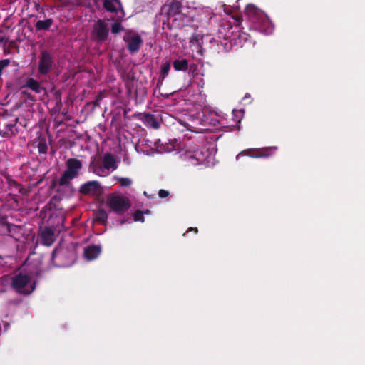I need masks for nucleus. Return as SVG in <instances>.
<instances>
[{
  "mask_svg": "<svg viewBox=\"0 0 365 365\" xmlns=\"http://www.w3.org/2000/svg\"><path fill=\"white\" fill-rule=\"evenodd\" d=\"M66 169L58 180L60 186H68L71 181L78 176L80 170L82 169V162L76 158H68L66 162Z\"/></svg>",
  "mask_w": 365,
  "mask_h": 365,
  "instance_id": "1",
  "label": "nucleus"
},
{
  "mask_svg": "<svg viewBox=\"0 0 365 365\" xmlns=\"http://www.w3.org/2000/svg\"><path fill=\"white\" fill-rule=\"evenodd\" d=\"M31 282V277L26 274L20 272L11 277V287L18 294L23 295L30 294L35 289L34 285L32 286L31 290L26 287Z\"/></svg>",
  "mask_w": 365,
  "mask_h": 365,
  "instance_id": "2",
  "label": "nucleus"
},
{
  "mask_svg": "<svg viewBox=\"0 0 365 365\" xmlns=\"http://www.w3.org/2000/svg\"><path fill=\"white\" fill-rule=\"evenodd\" d=\"M107 204L112 211L122 215L130 207L129 200L125 197L111 194L107 197Z\"/></svg>",
  "mask_w": 365,
  "mask_h": 365,
  "instance_id": "3",
  "label": "nucleus"
},
{
  "mask_svg": "<svg viewBox=\"0 0 365 365\" xmlns=\"http://www.w3.org/2000/svg\"><path fill=\"white\" fill-rule=\"evenodd\" d=\"M91 35L94 41L101 44L108 38V24L103 19H98L93 26Z\"/></svg>",
  "mask_w": 365,
  "mask_h": 365,
  "instance_id": "4",
  "label": "nucleus"
},
{
  "mask_svg": "<svg viewBox=\"0 0 365 365\" xmlns=\"http://www.w3.org/2000/svg\"><path fill=\"white\" fill-rule=\"evenodd\" d=\"M53 66V58L51 53L46 50L41 51L38 61V73L46 76L51 71Z\"/></svg>",
  "mask_w": 365,
  "mask_h": 365,
  "instance_id": "5",
  "label": "nucleus"
},
{
  "mask_svg": "<svg viewBox=\"0 0 365 365\" xmlns=\"http://www.w3.org/2000/svg\"><path fill=\"white\" fill-rule=\"evenodd\" d=\"M83 195L98 196L102 193V187L97 180H90L82 184L78 190Z\"/></svg>",
  "mask_w": 365,
  "mask_h": 365,
  "instance_id": "6",
  "label": "nucleus"
},
{
  "mask_svg": "<svg viewBox=\"0 0 365 365\" xmlns=\"http://www.w3.org/2000/svg\"><path fill=\"white\" fill-rule=\"evenodd\" d=\"M274 150H276V148L272 147L247 149L240 152L237 157L243 155L252 158H267L270 156Z\"/></svg>",
  "mask_w": 365,
  "mask_h": 365,
  "instance_id": "7",
  "label": "nucleus"
},
{
  "mask_svg": "<svg viewBox=\"0 0 365 365\" xmlns=\"http://www.w3.org/2000/svg\"><path fill=\"white\" fill-rule=\"evenodd\" d=\"M123 41L127 43V48L130 53H137L143 43L141 36L138 34L125 36L123 37Z\"/></svg>",
  "mask_w": 365,
  "mask_h": 365,
  "instance_id": "8",
  "label": "nucleus"
},
{
  "mask_svg": "<svg viewBox=\"0 0 365 365\" xmlns=\"http://www.w3.org/2000/svg\"><path fill=\"white\" fill-rule=\"evenodd\" d=\"M138 118L141 120L148 128L157 130L160 127V121L158 117L150 113L138 114Z\"/></svg>",
  "mask_w": 365,
  "mask_h": 365,
  "instance_id": "9",
  "label": "nucleus"
},
{
  "mask_svg": "<svg viewBox=\"0 0 365 365\" xmlns=\"http://www.w3.org/2000/svg\"><path fill=\"white\" fill-rule=\"evenodd\" d=\"M103 7L108 12L115 13L116 14L120 13L118 19H122L125 16L120 0H103Z\"/></svg>",
  "mask_w": 365,
  "mask_h": 365,
  "instance_id": "10",
  "label": "nucleus"
},
{
  "mask_svg": "<svg viewBox=\"0 0 365 365\" xmlns=\"http://www.w3.org/2000/svg\"><path fill=\"white\" fill-rule=\"evenodd\" d=\"M168 21L173 27L179 29L188 26L191 23L192 19L190 16L181 12L174 15L172 18H169Z\"/></svg>",
  "mask_w": 365,
  "mask_h": 365,
  "instance_id": "11",
  "label": "nucleus"
},
{
  "mask_svg": "<svg viewBox=\"0 0 365 365\" xmlns=\"http://www.w3.org/2000/svg\"><path fill=\"white\" fill-rule=\"evenodd\" d=\"M183 1L184 0H172L168 4L163 7V10L165 11L167 14L168 19L178 13H181L180 9L182 8Z\"/></svg>",
  "mask_w": 365,
  "mask_h": 365,
  "instance_id": "12",
  "label": "nucleus"
},
{
  "mask_svg": "<svg viewBox=\"0 0 365 365\" xmlns=\"http://www.w3.org/2000/svg\"><path fill=\"white\" fill-rule=\"evenodd\" d=\"M245 14L247 16L253 23H258L261 19H264L262 12L252 4H249L245 8Z\"/></svg>",
  "mask_w": 365,
  "mask_h": 365,
  "instance_id": "13",
  "label": "nucleus"
},
{
  "mask_svg": "<svg viewBox=\"0 0 365 365\" xmlns=\"http://www.w3.org/2000/svg\"><path fill=\"white\" fill-rule=\"evenodd\" d=\"M101 252L100 245H91L85 248L84 256L88 259L92 260L98 257Z\"/></svg>",
  "mask_w": 365,
  "mask_h": 365,
  "instance_id": "14",
  "label": "nucleus"
},
{
  "mask_svg": "<svg viewBox=\"0 0 365 365\" xmlns=\"http://www.w3.org/2000/svg\"><path fill=\"white\" fill-rule=\"evenodd\" d=\"M54 232L50 227H46L41 235L42 243L45 245L50 246L53 242Z\"/></svg>",
  "mask_w": 365,
  "mask_h": 365,
  "instance_id": "15",
  "label": "nucleus"
},
{
  "mask_svg": "<svg viewBox=\"0 0 365 365\" xmlns=\"http://www.w3.org/2000/svg\"><path fill=\"white\" fill-rule=\"evenodd\" d=\"M18 121V118L15 119L14 123H9L5 125L3 130H0V135L4 138H10L15 135L17 131L16 128V123Z\"/></svg>",
  "mask_w": 365,
  "mask_h": 365,
  "instance_id": "16",
  "label": "nucleus"
},
{
  "mask_svg": "<svg viewBox=\"0 0 365 365\" xmlns=\"http://www.w3.org/2000/svg\"><path fill=\"white\" fill-rule=\"evenodd\" d=\"M103 168L106 170H110V169L116 170L117 169V165L115 164V160L111 153H107L103 155Z\"/></svg>",
  "mask_w": 365,
  "mask_h": 365,
  "instance_id": "17",
  "label": "nucleus"
},
{
  "mask_svg": "<svg viewBox=\"0 0 365 365\" xmlns=\"http://www.w3.org/2000/svg\"><path fill=\"white\" fill-rule=\"evenodd\" d=\"M53 24V20L51 18L45 20H38L35 24L36 31H48Z\"/></svg>",
  "mask_w": 365,
  "mask_h": 365,
  "instance_id": "18",
  "label": "nucleus"
},
{
  "mask_svg": "<svg viewBox=\"0 0 365 365\" xmlns=\"http://www.w3.org/2000/svg\"><path fill=\"white\" fill-rule=\"evenodd\" d=\"M26 86L36 93H41L45 91V88L40 85L39 82L33 78L27 79Z\"/></svg>",
  "mask_w": 365,
  "mask_h": 365,
  "instance_id": "19",
  "label": "nucleus"
},
{
  "mask_svg": "<svg viewBox=\"0 0 365 365\" xmlns=\"http://www.w3.org/2000/svg\"><path fill=\"white\" fill-rule=\"evenodd\" d=\"M173 66L177 71H185L188 68V61L187 59L175 60Z\"/></svg>",
  "mask_w": 365,
  "mask_h": 365,
  "instance_id": "20",
  "label": "nucleus"
},
{
  "mask_svg": "<svg viewBox=\"0 0 365 365\" xmlns=\"http://www.w3.org/2000/svg\"><path fill=\"white\" fill-rule=\"evenodd\" d=\"M108 213L105 210L99 209L96 213L95 220L103 225H106L108 222Z\"/></svg>",
  "mask_w": 365,
  "mask_h": 365,
  "instance_id": "21",
  "label": "nucleus"
},
{
  "mask_svg": "<svg viewBox=\"0 0 365 365\" xmlns=\"http://www.w3.org/2000/svg\"><path fill=\"white\" fill-rule=\"evenodd\" d=\"M170 69V63L169 61H166L165 63H164L162 65L158 82L163 81L165 79L166 76L168 74Z\"/></svg>",
  "mask_w": 365,
  "mask_h": 365,
  "instance_id": "22",
  "label": "nucleus"
},
{
  "mask_svg": "<svg viewBox=\"0 0 365 365\" xmlns=\"http://www.w3.org/2000/svg\"><path fill=\"white\" fill-rule=\"evenodd\" d=\"M37 148L39 153L46 154L47 153L48 146L46 140L44 138L39 139Z\"/></svg>",
  "mask_w": 365,
  "mask_h": 365,
  "instance_id": "23",
  "label": "nucleus"
},
{
  "mask_svg": "<svg viewBox=\"0 0 365 365\" xmlns=\"http://www.w3.org/2000/svg\"><path fill=\"white\" fill-rule=\"evenodd\" d=\"M124 31V28L119 20L115 21L111 25V33L113 34H118L119 32Z\"/></svg>",
  "mask_w": 365,
  "mask_h": 365,
  "instance_id": "24",
  "label": "nucleus"
},
{
  "mask_svg": "<svg viewBox=\"0 0 365 365\" xmlns=\"http://www.w3.org/2000/svg\"><path fill=\"white\" fill-rule=\"evenodd\" d=\"M11 277L9 274L4 275L0 277V288H5L11 286Z\"/></svg>",
  "mask_w": 365,
  "mask_h": 365,
  "instance_id": "25",
  "label": "nucleus"
},
{
  "mask_svg": "<svg viewBox=\"0 0 365 365\" xmlns=\"http://www.w3.org/2000/svg\"><path fill=\"white\" fill-rule=\"evenodd\" d=\"M133 219L135 222H143L145 221L143 212L140 210L135 211L133 214Z\"/></svg>",
  "mask_w": 365,
  "mask_h": 365,
  "instance_id": "26",
  "label": "nucleus"
},
{
  "mask_svg": "<svg viewBox=\"0 0 365 365\" xmlns=\"http://www.w3.org/2000/svg\"><path fill=\"white\" fill-rule=\"evenodd\" d=\"M118 181L122 187H129L132 184V180L128 178H120Z\"/></svg>",
  "mask_w": 365,
  "mask_h": 365,
  "instance_id": "27",
  "label": "nucleus"
},
{
  "mask_svg": "<svg viewBox=\"0 0 365 365\" xmlns=\"http://www.w3.org/2000/svg\"><path fill=\"white\" fill-rule=\"evenodd\" d=\"M11 61L8 58L0 60V76L2 75L3 70L9 66Z\"/></svg>",
  "mask_w": 365,
  "mask_h": 365,
  "instance_id": "28",
  "label": "nucleus"
},
{
  "mask_svg": "<svg viewBox=\"0 0 365 365\" xmlns=\"http://www.w3.org/2000/svg\"><path fill=\"white\" fill-rule=\"evenodd\" d=\"M169 195H170V192L168 190H165L163 189H160L158 192V196L160 198H165V197H168Z\"/></svg>",
  "mask_w": 365,
  "mask_h": 365,
  "instance_id": "29",
  "label": "nucleus"
},
{
  "mask_svg": "<svg viewBox=\"0 0 365 365\" xmlns=\"http://www.w3.org/2000/svg\"><path fill=\"white\" fill-rule=\"evenodd\" d=\"M55 98L56 100V104H61V93L59 91L55 93Z\"/></svg>",
  "mask_w": 365,
  "mask_h": 365,
  "instance_id": "30",
  "label": "nucleus"
},
{
  "mask_svg": "<svg viewBox=\"0 0 365 365\" xmlns=\"http://www.w3.org/2000/svg\"><path fill=\"white\" fill-rule=\"evenodd\" d=\"M228 43L227 42H225V43H223L222 42L221 43V45L224 46V48L226 52H227L230 48H231V43H229V46L227 47Z\"/></svg>",
  "mask_w": 365,
  "mask_h": 365,
  "instance_id": "31",
  "label": "nucleus"
},
{
  "mask_svg": "<svg viewBox=\"0 0 365 365\" xmlns=\"http://www.w3.org/2000/svg\"><path fill=\"white\" fill-rule=\"evenodd\" d=\"M188 231H192V232H194L195 234H197V233L198 232V230H197V228H196V227H190V228H189V230L187 231V232Z\"/></svg>",
  "mask_w": 365,
  "mask_h": 365,
  "instance_id": "32",
  "label": "nucleus"
},
{
  "mask_svg": "<svg viewBox=\"0 0 365 365\" xmlns=\"http://www.w3.org/2000/svg\"><path fill=\"white\" fill-rule=\"evenodd\" d=\"M7 291V289L0 288V293H4Z\"/></svg>",
  "mask_w": 365,
  "mask_h": 365,
  "instance_id": "33",
  "label": "nucleus"
},
{
  "mask_svg": "<svg viewBox=\"0 0 365 365\" xmlns=\"http://www.w3.org/2000/svg\"><path fill=\"white\" fill-rule=\"evenodd\" d=\"M13 183H14V185L16 186V187H20V186H21L19 183H17V182H15V181H14V182H13Z\"/></svg>",
  "mask_w": 365,
  "mask_h": 365,
  "instance_id": "34",
  "label": "nucleus"
},
{
  "mask_svg": "<svg viewBox=\"0 0 365 365\" xmlns=\"http://www.w3.org/2000/svg\"><path fill=\"white\" fill-rule=\"evenodd\" d=\"M197 153L196 152L193 155H192L191 157H194L195 158H197Z\"/></svg>",
  "mask_w": 365,
  "mask_h": 365,
  "instance_id": "35",
  "label": "nucleus"
},
{
  "mask_svg": "<svg viewBox=\"0 0 365 365\" xmlns=\"http://www.w3.org/2000/svg\"><path fill=\"white\" fill-rule=\"evenodd\" d=\"M93 2H94L96 4H97L98 3V1H99V0H93Z\"/></svg>",
  "mask_w": 365,
  "mask_h": 365,
  "instance_id": "36",
  "label": "nucleus"
},
{
  "mask_svg": "<svg viewBox=\"0 0 365 365\" xmlns=\"http://www.w3.org/2000/svg\"><path fill=\"white\" fill-rule=\"evenodd\" d=\"M197 160L198 162H200V161H202V159L197 158Z\"/></svg>",
  "mask_w": 365,
  "mask_h": 365,
  "instance_id": "37",
  "label": "nucleus"
}]
</instances>
